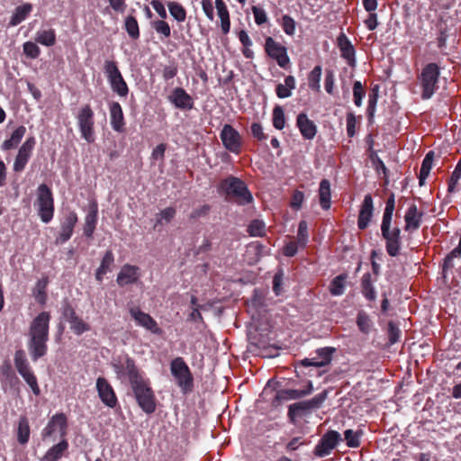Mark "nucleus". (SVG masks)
Wrapping results in <instances>:
<instances>
[{"instance_id":"obj_1","label":"nucleus","mask_w":461,"mask_h":461,"mask_svg":"<svg viewBox=\"0 0 461 461\" xmlns=\"http://www.w3.org/2000/svg\"><path fill=\"white\" fill-rule=\"evenodd\" d=\"M50 321V314L48 312H41L30 324L28 350L33 361H37L47 353Z\"/></svg>"},{"instance_id":"obj_2","label":"nucleus","mask_w":461,"mask_h":461,"mask_svg":"<svg viewBox=\"0 0 461 461\" xmlns=\"http://www.w3.org/2000/svg\"><path fill=\"white\" fill-rule=\"evenodd\" d=\"M132 379L131 386L140 408L148 414L153 413L156 411V398L149 380L144 379L142 375L137 376L135 374Z\"/></svg>"},{"instance_id":"obj_3","label":"nucleus","mask_w":461,"mask_h":461,"mask_svg":"<svg viewBox=\"0 0 461 461\" xmlns=\"http://www.w3.org/2000/svg\"><path fill=\"white\" fill-rule=\"evenodd\" d=\"M34 207L42 222L49 223L53 219L54 199L52 192L47 185L41 184L38 186Z\"/></svg>"},{"instance_id":"obj_4","label":"nucleus","mask_w":461,"mask_h":461,"mask_svg":"<svg viewBox=\"0 0 461 461\" xmlns=\"http://www.w3.org/2000/svg\"><path fill=\"white\" fill-rule=\"evenodd\" d=\"M440 72L436 63L427 64L419 77L420 84L422 88V99H429L438 89V83Z\"/></svg>"},{"instance_id":"obj_5","label":"nucleus","mask_w":461,"mask_h":461,"mask_svg":"<svg viewBox=\"0 0 461 461\" xmlns=\"http://www.w3.org/2000/svg\"><path fill=\"white\" fill-rule=\"evenodd\" d=\"M81 137L92 143L95 141V113L89 104L82 106L76 115Z\"/></svg>"},{"instance_id":"obj_6","label":"nucleus","mask_w":461,"mask_h":461,"mask_svg":"<svg viewBox=\"0 0 461 461\" xmlns=\"http://www.w3.org/2000/svg\"><path fill=\"white\" fill-rule=\"evenodd\" d=\"M221 188L227 194L234 196L240 204H247L253 200L252 194L246 184L238 177H227L221 182Z\"/></svg>"},{"instance_id":"obj_7","label":"nucleus","mask_w":461,"mask_h":461,"mask_svg":"<svg viewBox=\"0 0 461 461\" xmlns=\"http://www.w3.org/2000/svg\"><path fill=\"white\" fill-rule=\"evenodd\" d=\"M14 366L19 375L24 379L32 389V393L37 396L41 393L37 378L29 365L23 350H17L14 354Z\"/></svg>"},{"instance_id":"obj_8","label":"nucleus","mask_w":461,"mask_h":461,"mask_svg":"<svg viewBox=\"0 0 461 461\" xmlns=\"http://www.w3.org/2000/svg\"><path fill=\"white\" fill-rule=\"evenodd\" d=\"M104 69L112 90L121 97L127 96L129 88L116 62L113 60H105Z\"/></svg>"},{"instance_id":"obj_9","label":"nucleus","mask_w":461,"mask_h":461,"mask_svg":"<svg viewBox=\"0 0 461 461\" xmlns=\"http://www.w3.org/2000/svg\"><path fill=\"white\" fill-rule=\"evenodd\" d=\"M392 221L382 220L381 233L385 240L386 252L391 257H396L401 249V230L398 227L391 229Z\"/></svg>"},{"instance_id":"obj_10","label":"nucleus","mask_w":461,"mask_h":461,"mask_svg":"<svg viewBox=\"0 0 461 461\" xmlns=\"http://www.w3.org/2000/svg\"><path fill=\"white\" fill-rule=\"evenodd\" d=\"M170 370L176 379L178 386L184 391H190L193 385V377L188 366L182 357H176L171 361Z\"/></svg>"},{"instance_id":"obj_11","label":"nucleus","mask_w":461,"mask_h":461,"mask_svg":"<svg viewBox=\"0 0 461 461\" xmlns=\"http://www.w3.org/2000/svg\"><path fill=\"white\" fill-rule=\"evenodd\" d=\"M68 429V420L64 413H56L48 421L46 427L41 431L42 440L59 435L65 438Z\"/></svg>"},{"instance_id":"obj_12","label":"nucleus","mask_w":461,"mask_h":461,"mask_svg":"<svg viewBox=\"0 0 461 461\" xmlns=\"http://www.w3.org/2000/svg\"><path fill=\"white\" fill-rule=\"evenodd\" d=\"M327 398V392L323 391L310 400L298 402L289 406L288 415L293 420L312 410L319 409Z\"/></svg>"},{"instance_id":"obj_13","label":"nucleus","mask_w":461,"mask_h":461,"mask_svg":"<svg viewBox=\"0 0 461 461\" xmlns=\"http://www.w3.org/2000/svg\"><path fill=\"white\" fill-rule=\"evenodd\" d=\"M342 440L340 434L336 430L327 431L314 447V455L319 457L329 456Z\"/></svg>"},{"instance_id":"obj_14","label":"nucleus","mask_w":461,"mask_h":461,"mask_svg":"<svg viewBox=\"0 0 461 461\" xmlns=\"http://www.w3.org/2000/svg\"><path fill=\"white\" fill-rule=\"evenodd\" d=\"M220 137L227 150L234 154L240 153L242 139L239 131L231 125L225 124L221 129Z\"/></svg>"},{"instance_id":"obj_15","label":"nucleus","mask_w":461,"mask_h":461,"mask_svg":"<svg viewBox=\"0 0 461 461\" xmlns=\"http://www.w3.org/2000/svg\"><path fill=\"white\" fill-rule=\"evenodd\" d=\"M265 50L271 59L277 62L279 67L286 68L289 65L290 59L287 55L286 48L276 41L272 37L266 39Z\"/></svg>"},{"instance_id":"obj_16","label":"nucleus","mask_w":461,"mask_h":461,"mask_svg":"<svg viewBox=\"0 0 461 461\" xmlns=\"http://www.w3.org/2000/svg\"><path fill=\"white\" fill-rule=\"evenodd\" d=\"M129 312L138 326L146 329L153 334H162V330L158 322L149 314L142 312L140 307L131 306L129 307Z\"/></svg>"},{"instance_id":"obj_17","label":"nucleus","mask_w":461,"mask_h":461,"mask_svg":"<svg viewBox=\"0 0 461 461\" xmlns=\"http://www.w3.org/2000/svg\"><path fill=\"white\" fill-rule=\"evenodd\" d=\"M96 391L101 402L107 407L113 409L118 404V399L113 388L104 377H98L95 384Z\"/></svg>"},{"instance_id":"obj_18","label":"nucleus","mask_w":461,"mask_h":461,"mask_svg":"<svg viewBox=\"0 0 461 461\" xmlns=\"http://www.w3.org/2000/svg\"><path fill=\"white\" fill-rule=\"evenodd\" d=\"M336 348L333 347H324L316 349V356L312 358H304L301 361L303 366H315L322 367L329 365L331 360Z\"/></svg>"},{"instance_id":"obj_19","label":"nucleus","mask_w":461,"mask_h":461,"mask_svg":"<svg viewBox=\"0 0 461 461\" xmlns=\"http://www.w3.org/2000/svg\"><path fill=\"white\" fill-rule=\"evenodd\" d=\"M113 371L117 377L121 380L128 378L130 384L132 383V375L135 374L137 376H140L141 373L137 368L135 362L131 357H126L124 361H116L112 364Z\"/></svg>"},{"instance_id":"obj_20","label":"nucleus","mask_w":461,"mask_h":461,"mask_svg":"<svg viewBox=\"0 0 461 461\" xmlns=\"http://www.w3.org/2000/svg\"><path fill=\"white\" fill-rule=\"evenodd\" d=\"M34 146L35 139L34 137H30L20 147L14 163V170L15 172H22L25 168Z\"/></svg>"},{"instance_id":"obj_21","label":"nucleus","mask_w":461,"mask_h":461,"mask_svg":"<svg viewBox=\"0 0 461 461\" xmlns=\"http://www.w3.org/2000/svg\"><path fill=\"white\" fill-rule=\"evenodd\" d=\"M168 101L181 110H191L194 108L192 96L182 87H176L168 96Z\"/></svg>"},{"instance_id":"obj_22","label":"nucleus","mask_w":461,"mask_h":461,"mask_svg":"<svg viewBox=\"0 0 461 461\" xmlns=\"http://www.w3.org/2000/svg\"><path fill=\"white\" fill-rule=\"evenodd\" d=\"M374 214V201L372 195L367 194L365 195L360 206L357 227L359 230H365L369 225Z\"/></svg>"},{"instance_id":"obj_23","label":"nucleus","mask_w":461,"mask_h":461,"mask_svg":"<svg viewBox=\"0 0 461 461\" xmlns=\"http://www.w3.org/2000/svg\"><path fill=\"white\" fill-rule=\"evenodd\" d=\"M140 276V268L136 266L125 264L117 275L116 282L120 286L135 284Z\"/></svg>"},{"instance_id":"obj_24","label":"nucleus","mask_w":461,"mask_h":461,"mask_svg":"<svg viewBox=\"0 0 461 461\" xmlns=\"http://www.w3.org/2000/svg\"><path fill=\"white\" fill-rule=\"evenodd\" d=\"M77 222V215L75 212H68L61 222L60 233L56 240V243L63 244L72 236L74 228Z\"/></svg>"},{"instance_id":"obj_25","label":"nucleus","mask_w":461,"mask_h":461,"mask_svg":"<svg viewBox=\"0 0 461 461\" xmlns=\"http://www.w3.org/2000/svg\"><path fill=\"white\" fill-rule=\"evenodd\" d=\"M296 126L305 140H312L317 133L316 124L308 118L307 114L301 113L296 118Z\"/></svg>"},{"instance_id":"obj_26","label":"nucleus","mask_w":461,"mask_h":461,"mask_svg":"<svg viewBox=\"0 0 461 461\" xmlns=\"http://www.w3.org/2000/svg\"><path fill=\"white\" fill-rule=\"evenodd\" d=\"M110 123L114 131L122 132L124 131V115L121 104L118 102H112L109 105Z\"/></svg>"},{"instance_id":"obj_27","label":"nucleus","mask_w":461,"mask_h":461,"mask_svg":"<svg viewBox=\"0 0 461 461\" xmlns=\"http://www.w3.org/2000/svg\"><path fill=\"white\" fill-rule=\"evenodd\" d=\"M97 215H98V206L96 202L93 201L89 203L87 213L85 218L84 224V234L87 238H91L94 234V231L97 223Z\"/></svg>"},{"instance_id":"obj_28","label":"nucleus","mask_w":461,"mask_h":461,"mask_svg":"<svg viewBox=\"0 0 461 461\" xmlns=\"http://www.w3.org/2000/svg\"><path fill=\"white\" fill-rule=\"evenodd\" d=\"M312 391V383L308 381L307 388L304 390L297 389H283L276 393V399L284 402L289 400H295L310 394Z\"/></svg>"},{"instance_id":"obj_29","label":"nucleus","mask_w":461,"mask_h":461,"mask_svg":"<svg viewBox=\"0 0 461 461\" xmlns=\"http://www.w3.org/2000/svg\"><path fill=\"white\" fill-rule=\"evenodd\" d=\"M68 448V442L66 438H62L58 444L52 446L42 456L41 461H59L64 452Z\"/></svg>"},{"instance_id":"obj_30","label":"nucleus","mask_w":461,"mask_h":461,"mask_svg":"<svg viewBox=\"0 0 461 461\" xmlns=\"http://www.w3.org/2000/svg\"><path fill=\"white\" fill-rule=\"evenodd\" d=\"M422 214L418 212L417 206L412 204L407 210L404 220H405V230H416L420 228Z\"/></svg>"},{"instance_id":"obj_31","label":"nucleus","mask_w":461,"mask_h":461,"mask_svg":"<svg viewBox=\"0 0 461 461\" xmlns=\"http://www.w3.org/2000/svg\"><path fill=\"white\" fill-rule=\"evenodd\" d=\"M215 8L217 10L218 16L221 19V31L226 34L230 29V14L227 5L223 0H215Z\"/></svg>"},{"instance_id":"obj_32","label":"nucleus","mask_w":461,"mask_h":461,"mask_svg":"<svg viewBox=\"0 0 461 461\" xmlns=\"http://www.w3.org/2000/svg\"><path fill=\"white\" fill-rule=\"evenodd\" d=\"M320 204L323 210L330 208V183L328 179H322L319 187Z\"/></svg>"},{"instance_id":"obj_33","label":"nucleus","mask_w":461,"mask_h":461,"mask_svg":"<svg viewBox=\"0 0 461 461\" xmlns=\"http://www.w3.org/2000/svg\"><path fill=\"white\" fill-rule=\"evenodd\" d=\"M32 9V5L29 3L17 6L10 19L9 25L14 27L20 24L27 18Z\"/></svg>"},{"instance_id":"obj_34","label":"nucleus","mask_w":461,"mask_h":461,"mask_svg":"<svg viewBox=\"0 0 461 461\" xmlns=\"http://www.w3.org/2000/svg\"><path fill=\"white\" fill-rule=\"evenodd\" d=\"M296 86V81L294 76H287L285 78V84H278L276 87V95L279 98H287L292 95V90Z\"/></svg>"},{"instance_id":"obj_35","label":"nucleus","mask_w":461,"mask_h":461,"mask_svg":"<svg viewBox=\"0 0 461 461\" xmlns=\"http://www.w3.org/2000/svg\"><path fill=\"white\" fill-rule=\"evenodd\" d=\"M34 40L42 46L52 47L56 43V32L53 29L39 30Z\"/></svg>"},{"instance_id":"obj_36","label":"nucleus","mask_w":461,"mask_h":461,"mask_svg":"<svg viewBox=\"0 0 461 461\" xmlns=\"http://www.w3.org/2000/svg\"><path fill=\"white\" fill-rule=\"evenodd\" d=\"M26 132V128L23 125L19 126L1 145L2 150H9L17 147Z\"/></svg>"},{"instance_id":"obj_37","label":"nucleus","mask_w":461,"mask_h":461,"mask_svg":"<svg viewBox=\"0 0 461 461\" xmlns=\"http://www.w3.org/2000/svg\"><path fill=\"white\" fill-rule=\"evenodd\" d=\"M339 45L341 50V57L348 61V65L354 66L355 49L353 45L345 36H343V39L339 38Z\"/></svg>"},{"instance_id":"obj_38","label":"nucleus","mask_w":461,"mask_h":461,"mask_svg":"<svg viewBox=\"0 0 461 461\" xmlns=\"http://www.w3.org/2000/svg\"><path fill=\"white\" fill-rule=\"evenodd\" d=\"M434 159V151L430 150L429 151L425 158L422 160L420 170V176H419V184L420 185H423L425 184V181L427 177L429 175V172L432 167Z\"/></svg>"},{"instance_id":"obj_39","label":"nucleus","mask_w":461,"mask_h":461,"mask_svg":"<svg viewBox=\"0 0 461 461\" xmlns=\"http://www.w3.org/2000/svg\"><path fill=\"white\" fill-rule=\"evenodd\" d=\"M348 276L346 274H340L334 277L329 286V291L333 296H340L345 293L346 279Z\"/></svg>"},{"instance_id":"obj_40","label":"nucleus","mask_w":461,"mask_h":461,"mask_svg":"<svg viewBox=\"0 0 461 461\" xmlns=\"http://www.w3.org/2000/svg\"><path fill=\"white\" fill-rule=\"evenodd\" d=\"M362 294L365 298L368 301H375L376 298V293L374 285L371 282V275L366 273L363 276L361 281Z\"/></svg>"},{"instance_id":"obj_41","label":"nucleus","mask_w":461,"mask_h":461,"mask_svg":"<svg viewBox=\"0 0 461 461\" xmlns=\"http://www.w3.org/2000/svg\"><path fill=\"white\" fill-rule=\"evenodd\" d=\"M322 68L321 66H316L308 75V86L309 87L316 92H321V78Z\"/></svg>"},{"instance_id":"obj_42","label":"nucleus","mask_w":461,"mask_h":461,"mask_svg":"<svg viewBox=\"0 0 461 461\" xmlns=\"http://www.w3.org/2000/svg\"><path fill=\"white\" fill-rule=\"evenodd\" d=\"M30 438V426L26 417H21L18 422L17 440L20 444L24 445Z\"/></svg>"},{"instance_id":"obj_43","label":"nucleus","mask_w":461,"mask_h":461,"mask_svg":"<svg viewBox=\"0 0 461 461\" xmlns=\"http://www.w3.org/2000/svg\"><path fill=\"white\" fill-rule=\"evenodd\" d=\"M48 285V279L47 278H41L38 280L34 289H33V295L35 300L41 303L44 304L47 300V294H46V288Z\"/></svg>"},{"instance_id":"obj_44","label":"nucleus","mask_w":461,"mask_h":461,"mask_svg":"<svg viewBox=\"0 0 461 461\" xmlns=\"http://www.w3.org/2000/svg\"><path fill=\"white\" fill-rule=\"evenodd\" d=\"M168 11L171 14V16L178 23L185 22L186 18V11L183 7L182 5H180L177 2H168L167 3Z\"/></svg>"},{"instance_id":"obj_45","label":"nucleus","mask_w":461,"mask_h":461,"mask_svg":"<svg viewBox=\"0 0 461 461\" xmlns=\"http://www.w3.org/2000/svg\"><path fill=\"white\" fill-rule=\"evenodd\" d=\"M362 436L363 431L361 429L353 430L349 429L344 431L347 446L351 448L358 447L360 446V438Z\"/></svg>"},{"instance_id":"obj_46","label":"nucleus","mask_w":461,"mask_h":461,"mask_svg":"<svg viewBox=\"0 0 461 461\" xmlns=\"http://www.w3.org/2000/svg\"><path fill=\"white\" fill-rule=\"evenodd\" d=\"M124 28L128 33V35L132 40H137L140 37V28L139 23L135 17L129 15L126 17L124 22Z\"/></svg>"},{"instance_id":"obj_47","label":"nucleus","mask_w":461,"mask_h":461,"mask_svg":"<svg viewBox=\"0 0 461 461\" xmlns=\"http://www.w3.org/2000/svg\"><path fill=\"white\" fill-rule=\"evenodd\" d=\"M175 215L176 209L174 207L169 206L161 210L157 214L156 226L169 223L174 219Z\"/></svg>"},{"instance_id":"obj_48","label":"nucleus","mask_w":461,"mask_h":461,"mask_svg":"<svg viewBox=\"0 0 461 461\" xmlns=\"http://www.w3.org/2000/svg\"><path fill=\"white\" fill-rule=\"evenodd\" d=\"M456 258H461V247H459L458 245L446 256L443 263L444 273L454 267V259Z\"/></svg>"},{"instance_id":"obj_49","label":"nucleus","mask_w":461,"mask_h":461,"mask_svg":"<svg viewBox=\"0 0 461 461\" xmlns=\"http://www.w3.org/2000/svg\"><path fill=\"white\" fill-rule=\"evenodd\" d=\"M23 54L31 59H35L41 55V49L36 41H25L23 44Z\"/></svg>"},{"instance_id":"obj_50","label":"nucleus","mask_w":461,"mask_h":461,"mask_svg":"<svg viewBox=\"0 0 461 461\" xmlns=\"http://www.w3.org/2000/svg\"><path fill=\"white\" fill-rule=\"evenodd\" d=\"M70 330L76 334V335H81L86 331L90 330V326L86 322H85L81 318L78 316L74 318L73 320H70L69 322Z\"/></svg>"},{"instance_id":"obj_51","label":"nucleus","mask_w":461,"mask_h":461,"mask_svg":"<svg viewBox=\"0 0 461 461\" xmlns=\"http://www.w3.org/2000/svg\"><path fill=\"white\" fill-rule=\"evenodd\" d=\"M151 27L157 33L163 35L165 38H168L171 34L170 26L164 19L151 22Z\"/></svg>"},{"instance_id":"obj_52","label":"nucleus","mask_w":461,"mask_h":461,"mask_svg":"<svg viewBox=\"0 0 461 461\" xmlns=\"http://www.w3.org/2000/svg\"><path fill=\"white\" fill-rule=\"evenodd\" d=\"M285 124V117L284 110L281 106H276L273 110V125L277 130L284 129Z\"/></svg>"},{"instance_id":"obj_53","label":"nucleus","mask_w":461,"mask_h":461,"mask_svg":"<svg viewBox=\"0 0 461 461\" xmlns=\"http://www.w3.org/2000/svg\"><path fill=\"white\" fill-rule=\"evenodd\" d=\"M357 324L361 332L365 334L369 333L371 330V320L366 312H358L357 318Z\"/></svg>"},{"instance_id":"obj_54","label":"nucleus","mask_w":461,"mask_h":461,"mask_svg":"<svg viewBox=\"0 0 461 461\" xmlns=\"http://www.w3.org/2000/svg\"><path fill=\"white\" fill-rule=\"evenodd\" d=\"M460 177H461V157H460V159L458 160V162H457V164L448 180L447 191L449 193L455 192L456 186Z\"/></svg>"},{"instance_id":"obj_55","label":"nucleus","mask_w":461,"mask_h":461,"mask_svg":"<svg viewBox=\"0 0 461 461\" xmlns=\"http://www.w3.org/2000/svg\"><path fill=\"white\" fill-rule=\"evenodd\" d=\"M265 223L260 220H254L248 226V231L249 235L253 237L263 236L265 233Z\"/></svg>"},{"instance_id":"obj_56","label":"nucleus","mask_w":461,"mask_h":461,"mask_svg":"<svg viewBox=\"0 0 461 461\" xmlns=\"http://www.w3.org/2000/svg\"><path fill=\"white\" fill-rule=\"evenodd\" d=\"M366 95V91L360 81H355L353 85V97L354 104L356 106L360 107L362 105V100Z\"/></svg>"},{"instance_id":"obj_57","label":"nucleus","mask_w":461,"mask_h":461,"mask_svg":"<svg viewBox=\"0 0 461 461\" xmlns=\"http://www.w3.org/2000/svg\"><path fill=\"white\" fill-rule=\"evenodd\" d=\"M281 26L287 35H294L295 32V21L290 15L285 14L282 17Z\"/></svg>"},{"instance_id":"obj_58","label":"nucleus","mask_w":461,"mask_h":461,"mask_svg":"<svg viewBox=\"0 0 461 461\" xmlns=\"http://www.w3.org/2000/svg\"><path fill=\"white\" fill-rule=\"evenodd\" d=\"M308 241V226L305 221H301L298 226L297 243L304 247Z\"/></svg>"},{"instance_id":"obj_59","label":"nucleus","mask_w":461,"mask_h":461,"mask_svg":"<svg viewBox=\"0 0 461 461\" xmlns=\"http://www.w3.org/2000/svg\"><path fill=\"white\" fill-rule=\"evenodd\" d=\"M388 339L389 344L393 345L399 341L400 336H401V330L399 327L393 322L389 321L388 322Z\"/></svg>"},{"instance_id":"obj_60","label":"nucleus","mask_w":461,"mask_h":461,"mask_svg":"<svg viewBox=\"0 0 461 461\" xmlns=\"http://www.w3.org/2000/svg\"><path fill=\"white\" fill-rule=\"evenodd\" d=\"M394 205H395L394 194H391V195L389 196V198L386 201L385 208H384V212L382 220H387V221L393 220Z\"/></svg>"},{"instance_id":"obj_61","label":"nucleus","mask_w":461,"mask_h":461,"mask_svg":"<svg viewBox=\"0 0 461 461\" xmlns=\"http://www.w3.org/2000/svg\"><path fill=\"white\" fill-rule=\"evenodd\" d=\"M251 10L254 15L255 23L258 25H262L267 22V15L264 9L254 5L251 7Z\"/></svg>"},{"instance_id":"obj_62","label":"nucleus","mask_w":461,"mask_h":461,"mask_svg":"<svg viewBox=\"0 0 461 461\" xmlns=\"http://www.w3.org/2000/svg\"><path fill=\"white\" fill-rule=\"evenodd\" d=\"M113 261H114L113 254L111 250H108L104 254L98 268L104 271L105 273H107L108 270L110 269V267L113 265Z\"/></svg>"},{"instance_id":"obj_63","label":"nucleus","mask_w":461,"mask_h":461,"mask_svg":"<svg viewBox=\"0 0 461 461\" xmlns=\"http://www.w3.org/2000/svg\"><path fill=\"white\" fill-rule=\"evenodd\" d=\"M210 206L208 204H203L197 208H194L190 215L189 218L193 220L199 219L201 217H204L209 213Z\"/></svg>"},{"instance_id":"obj_64","label":"nucleus","mask_w":461,"mask_h":461,"mask_svg":"<svg viewBox=\"0 0 461 461\" xmlns=\"http://www.w3.org/2000/svg\"><path fill=\"white\" fill-rule=\"evenodd\" d=\"M334 85H335L334 73L331 70H327L326 74H325V80H324V86H325V90L327 91V93H329V94L333 93Z\"/></svg>"}]
</instances>
